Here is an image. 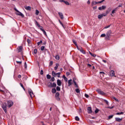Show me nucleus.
<instances>
[{
  "instance_id": "37",
  "label": "nucleus",
  "mask_w": 125,
  "mask_h": 125,
  "mask_svg": "<svg viewBox=\"0 0 125 125\" xmlns=\"http://www.w3.org/2000/svg\"><path fill=\"white\" fill-rule=\"evenodd\" d=\"M116 115H124V112H117L116 114Z\"/></svg>"
},
{
  "instance_id": "13",
  "label": "nucleus",
  "mask_w": 125,
  "mask_h": 125,
  "mask_svg": "<svg viewBox=\"0 0 125 125\" xmlns=\"http://www.w3.org/2000/svg\"><path fill=\"white\" fill-rule=\"evenodd\" d=\"M40 30H41V31H42L43 32V33L44 34V35L45 36H47L46 34V32H45V31L43 29H42V26H41Z\"/></svg>"
},
{
  "instance_id": "39",
  "label": "nucleus",
  "mask_w": 125,
  "mask_h": 125,
  "mask_svg": "<svg viewBox=\"0 0 125 125\" xmlns=\"http://www.w3.org/2000/svg\"><path fill=\"white\" fill-rule=\"evenodd\" d=\"M105 37H106V34H102L101 35V38H105Z\"/></svg>"
},
{
  "instance_id": "27",
  "label": "nucleus",
  "mask_w": 125,
  "mask_h": 125,
  "mask_svg": "<svg viewBox=\"0 0 125 125\" xmlns=\"http://www.w3.org/2000/svg\"><path fill=\"white\" fill-rule=\"evenodd\" d=\"M108 10L109 11H106V13H104L105 14H106V15H107V14H108L110 12V11H111V10H112V9L108 8Z\"/></svg>"
},
{
  "instance_id": "5",
  "label": "nucleus",
  "mask_w": 125,
  "mask_h": 125,
  "mask_svg": "<svg viewBox=\"0 0 125 125\" xmlns=\"http://www.w3.org/2000/svg\"><path fill=\"white\" fill-rule=\"evenodd\" d=\"M96 91L98 92V93H99V94H100L101 95H105V93L100 89H97Z\"/></svg>"
},
{
  "instance_id": "43",
  "label": "nucleus",
  "mask_w": 125,
  "mask_h": 125,
  "mask_svg": "<svg viewBox=\"0 0 125 125\" xmlns=\"http://www.w3.org/2000/svg\"><path fill=\"white\" fill-rule=\"evenodd\" d=\"M61 74V73L60 72L57 73V76H58V78H60Z\"/></svg>"
},
{
  "instance_id": "17",
  "label": "nucleus",
  "mask_w": 125,
  "mask_h": 125,
  "mask_svg": "<svg viewBox=\"0 0 125 125\" xmlns=\"http://www.w3.org/2000/svg\"><path fill=\"white\" fill-rule=\"evenodd\" d=\"M24 8L26 10H31V7L30 6H24Z\"/></svg>"
},
{
  "instance_id": "31",
  "label": "nucleus",
  "mask_w": 125,
  "mask_h": 125,
  "mask_svg": "<svg viewBox=\"0 0 125 125\" xmlns=\"http://www.w3.org/2000/svg\"><path fill=\"white\" fill-rule=\"evenodd\" d=\"M46 78H47V79H48V80H50V79L51 78V76L48 74L46 75Z\"/></svg>"
},
{
  "instance_id": "44",
  "label": "nucleus",
  "mask_w": 125,
  "mask_h": 125,
  "mask_svg": "<svg viewBox=\"0 0 125 125\" xmlns=\"http://www.w3.org/2000/svg\"><path fill=\"white\" fill-rule=\"evenodd\" d=\"M41 43H42V41L41 40L40 42L37 43L38 45H41Z\"/></svg>"
},
{
  "instance_id": "25",
  "label": "nucleus",
  "mask_w": 125,
  "mask_h": 125,
  "mask_svg": "<svg viewBox=\"0 0 125 125\" xmlns=\"http://www.w3.org/2000/svg\"><path fill=\"white\" fill-rule=\"evenodd\" d=\"M52 74L54 77H56V76H57V73H55L54 71H52Z\"/></svg>"
},
{
  "instance_id": "56",
  "label": "nucleus",
  "mask_w": 125,
  "mask_h": 125,
  "mask_svg": "<svg viewBox=\"0 0 125 125\" xmlns=\"http://www.w3.org/2000/svg\"><path fill=\"white\" fill-rule=\"evenodd\" d=\"M51 81H52V82H54V81H55V78H54V77H52V78H51Z\"/></svg>"
},
{
  "instance_id": "30",
  "label": "nucleus",
  "mask_w": 125,
  "mask_h": 125,
  "mask_svg": "<svg viewBox=\"0 0 125 125\" xmlns=\"http://www.w3.org/2000/svg\"><path fill=\"white\" fill-rule=\"evenodd\" d=\"M52 87H56V83H53V84H52Z\"/></svg>"
},
{
  "instance_id": "58",
  "label": "nucleus",
  "mask_w": 125,
  "mask_h": 125,
  "mask_svg": "<svg viewBox=\"0 0 125 125\" xmlns=\"http://www.w3.org/2000/svg\"><path fill=\"white\" fill-rule=\"evenodd\" d=\"M112 118H113V115H110L108 116V119H112Z\"/></svg>"
},
{
  "instance_id": "12",
  "label": "nucleus",
  "mask_w": 125,
  "mask_h": 125,
  "mask_svg": "<svg viewBox=\"0 0 125 125\" xmlns=\"http://www.w3.org/2000/svg\"><path fill=\"white\" fill-rule=\"evenodd\" d=\"M59 1H60V2H64L65 4H66V5H69V4H70L69 3V2L67 1H65L64 0H59Z\"/></svg>"
},
{
  "instance_id": "2",
  "label": "nucleus",
  "mask_w": 125,
  "mask_h": 125,
  "mask_svg": "<svg viewBox=\"0 0 125 125\" xmlns=\"http://www.w3.org/2000/svg\"><path fill=\"white\" fill-rule=\"evenodd\" d=\"M7 104H6V103H3L2 105V108L4 110V111L5 112V113H6V112H7Z\"/></svg>"
},
{
  "instance_id": "60",
  "label": "nucleus",
  "mask_w": 125,
  "mask_h": 125,
  "mask_svg": "<svg viewBox=\"0 0 125 125\" xmlns=\"http://www.w3.org/2000/svg\"><path fill=\"white\" fill-rule=\"evenodd\" d=\"M27 42L28 43H30L31 42V41L30 40V39H27Z\"/></svg>"
},
{
  "instance_id": "32",
  "label": "nucleus",
  "mask_w": 125,
  "mask_h": 125,
  "mask_svg": "<svg viewBox=\"0 0 125 125\" xmlns=\"http://www.w3.org/2000/svg\"><path fill=\"white\" fill-rule=\"evenodd\" d=\"M33 53L34 54H37V53H38V49H35L33 51Z\"/></svg>"
},
{
  "instance_id": "40",
  "label": "nucleus",
  "mask_w": 125,
  "mask_h": 125,
  "mask_svg": "<svg viewBox=\"0 0 125 125\" xmlns=\"http://www.w3.org/2000/svg\"><path fill=\"white\" fill-rule=\"evenodd\" d=\"M116 11H117V8L112 10V14H114V13H115V12H116Z\"/></svg>"
},
{
  "instance_id": "59",
  "label": "nucleus",
  "mask_w": 125,
  "mask_h": 125,
  "mask_svg": "<svg viewBox=\"0 0 125 125\" xmlns=\"http://www.w3.org/2000/svg\"><path fill=\"white\" fill-rule=\"evenodd\" d=\"M113 99L115 100V101H117V102L119 101V100H118L117 98L114 97Z\"/></svg>"
},
{
  "instance_id": "57",
  "label": "nucleus",
  "mask_w": 125,
  "mask_h": 125,
  "mask_svg": "<svg viewBox=\"0 0 125 125\" xmlns=\"http://www.w3.org/2000/svg\"><path fill=\"white\" fill-rule=\"evenodd\" d=\"M40 74L41 75H43V70H41Z\"/></svg>"
},
{
  "instance_id": "11",
  "label": "nucleus",
  "mask_w": 125,
  "mask_h": 125,
  "mask_svg": "<svg viewBox=\"0 0 125 125\" xmlns=\"http://www.w3.org/2000/svg\"><path fill=\"white\" fill-rule=\"evenodd\" d=\"M17 12H19L17 14V15H19V16H21V17H24V14H22V13L18 11V10H16Z\"/></svg>"
},
{
  "instance_id": "61",
  "label": "nucleus",
  "mask_w": 125,
  "mask_h": 125,
  "mask_svg": "<svg viewBox=\"0 0 125 125\" xmlns=\"http://www.w3.org/2000/svg\"><path fill=\"white\" fill-rule=\"evenodd\" d=\"M70 73L69 72H66V76H69Z\"/></svg>"
},
{
  "instance_id": "49",
  "label": "nucleus",
  "mask_w": 125,
  "mask_h": 125,
  "mask_svg": "<svg viewBox=\"0 0 125 125\" xmlns=\"http://www.w3.org/2000/svg\"><path fill=\"white\" fill-rule=\"evenodd\" d=\"M99 112V109H96L95 110V113L96 114H97V113H98Z\"/></svg>"
},
{
  "instance_id": "1",
  "label": "nucleus",
  "mask_w": 125,
  "mask_h": 125,
  "mask_svg": "<svg viewBox=\"0 0 125 125\" xmlns=\"http://www.w3.org/2000/svg\"><path fill=\"white\" fill-rule=\"evenodd\" d=\"M111 34H112V32H111V30H109L106 33V36L105 38V40L106 41H108L110 40V36H111Z\"/></svg>"
},
{
  "instance_id": "20",
  "label": "nucleus",
  "mask_w": 125,
  "mask_h": 125,
  "mask_svg": "<svg viewBox=\"0 0 125 125\" xmlns=\"http://www.w3.org/2000/svg\"><path fill=\"white\" fill-rule=\"evenodd\" d=\"M68 86H70V85H72V79L68 80Z\"/></svg>"
},
{
  "instance_id": "16",
  "label": "nucleus",
  "mask_w": 125,
  "mask_h": 125,
  "mask_svg": "<svg viewBox=\"0 0 125 125\" xmlns=\"http://www.w3.org/2000/svg\"><path fill=\"white\" fill-rule=\"evenodd\" d=\"M115 121H116V122H122V121H123V118L116 117L115 118Z\"/></svg>"
},
{
  "instance_id": "8",
  "label": "nucleus",
  "mask_w": 125,
  "mask_h": 125,
  "mask_svg": "<svg viewBox=\"0 0 125 125\" xmlns=\"http://www.w3.org/2000/svg\"><path fill=\"white\" fill-rule=\"evenodd\" d=\"M59 95H60L59 92H57L55 94V98L58 101H59V100H60V98H59Z\"/></svg>"
},
{
  "instance_id": "23",
  "label": "nucleus",
  "mask_w": 125,
  "mask_h": 125,
  "mask_svg": "<svg viewBox=\"0 0 125 125\" xmlns=\"http://www.w3.org/2000/svg\"><path fill=\"white\" fill-rule=\"evenodd\" d=\"M89 53L91 55V56H93V57H96V55L95 54L92 53L90 52H89Z\"/></svg>"
},
{
  "instance_id": "6",
  "label": "nucleus",
  "mask_w": 125,
  "mask_h": 125,
  "mask_svg": "<svg viewBox=\"0 0 125 125\" xmlns=\"http://www.w3.org/2000/svg\"><path fill=\"white\" fill-rule=\"evenodd\" d=\"M58 15L60 17L61 19H62V20H63V19H64V15H63V13L61 12H59Z\"/></svg>"
},
{
  "instance_id": "52",
  "label": "nucleus",
  "mask_w": 125,
  "mask_h": 125,
  "mask_svg": "<svg viewBox=\"0 0 125 125\" xmlns=\"http://www.w3.org/2000/svg\"><path fill=\"white\" fill-rule=\"evenodd\" d=\"M110 26H111V25H109L106 26L104 27V29H108V28H110Z\"/></svg>"
},
{
  "instance_id": "46",
  "label": "nucleus",
  "mask_w": 125,
  "mask_h": 125,
  "mask_svg": "<svg viewBox=\"0 0 125 125\" xmlns=\"http://www.w3.org/2000/svg\"><path fill=\"white\" fill-rule=\"evenodd\" d=\"M75 120H76V121H80V118H79V117L76 116V117H75Z\"/></svg>"
},
{
  "instance_id": "35",
  "label": "nucleus",
  "mask_w": 125,
  "mask_h": 125,
  "mask_svg": "<svg viewBox=\"0 0 125 125\" xmlns=\"http://www.w3.org/2000/svg\"><path fill=\"white\" fill-rule=\"evenodd\" d=\"M56 90H57V91H60V90H61V89L60 87L57 86Z\"/></svg>"
},
{
  "instance_id": "19",
  "label": "nucleus",
  "mask_w": 125,
  "mask_h": 125,
  "mask_svg": "<svg viewBox=\"0 0 125 125\" xmlns=\"http://www.w3.org/2000/svg\"><path fill=\"white\" fill-rule=\"evenodd\" d=\"M98 3H100V2H99V1L97 2L96 1H94L92 2L93 5H95L96 4H98Z\"/></svg>"
},
{
  "instance_id": "53",
  "label": "nucleus",
  "mask_w": 125,
  "mask_h": 125,
  "mask_svg": "<svg viewBox=\"0 0 125 125\" xmlns=\"http://www.w3.org/2000/svg\"><path fill=\"white\" fill-rule=\"evenodd\" d=\"M49 87H52V83H50V84L48 85Z\"/></svg>"
},
{
  "instance_id": "10",
  "label": "nucleus",
  "mask_w": 125,
  "mask_h": 125,
  "mask_svg": "<svg viewBox=\"0 0 125 125\" xmlns=\"http://www.w3.org/2000/svg\"><path fill=\"white\" fill-rule=\"evenodd\" d=\"M57 85H59V86H61L62 82H61V80L58 79L57 81Z\"/></svg>"
},
{
  "instance_id": "64",
  "label": "nucleus",
  "mask_w": 125,
  "mask_h": 125,
  "mask_svg": "<svg viewBox=\"0 0 125 125\" xmlns=\"http://www.w3.org/2000/svg\"><path fill=\"white\" fill-rule=\"evenodd\" d=\"M18 78H21V75H19L18 76Z\"/></svg>"
},
{
  "instance_id": "63",
  "label": "nucleus",
  "mask_w": 125,
  "mask_h": 125,
  "mask_svg": "<svg viewBox=\"0 0 125 125\" xmlns=\"http://www.w3.org/2000/svg\"><path fill=\"white\" fill-rule=\"evenodd\" d=\"M108 108L109 109H113V108H114V106L108 107Z\"/></svg>"
},
{
  "instance_id": "62",
  "label": "nucleus",
  "mask_w": 125,
  "mask_h": 125,
  "mask_svg": "<svg viewBox=\"0 0 125 125\" xmlns=\"http://www.w3.org/2000/svg\"><path fill=\"white\" fill-rule=\"evenodd\" d=\"M103 62H104V63H106L107 61H106V60H103Z\"/></svg>"
},
{
  "instance_id": "38",
  "label": "nucleus",
  "mask_w": 125,
  "mask_h": 125,
  "mask_svg": "<svg viewBox=\"0 0 125 125\" xmlns=\"http://www.w3.org/2000/svg\"><path fill=\"white\" fill-rule=\"evenodd\" d=\"M45 47L44 46H41V50L42 51H43V50H44V48H45Z\"/></svg>"
},
{
  "instance_id": "33",
  "label": "nucleus",
  "mask_w": 125,
  "mask_h": 125,
  "mask_svg": "<svg viewBox=\"0 0 125 125\" xmlns=\"http://www.w3.org/2000/svg\"><path fill=\"white\" fill-rule=\"evenodd\" d=\"M76 46L78 50H80V51H81L83 49V48L81 47H79L78 45Z\"/></svg>"
},
{
  "instance_id": "7",
  "label": "nucleus",
  "mask_w": 125,
  "mask_h": 125,
  "mask_svg": "<svg viewBox=\"0 0 125 125\" xmlns=\"http://www.w3.org/2000/svg\"><path fill=\"white\" fill-rule=\"evenodd\" d=\"M106 16V14H102L98 16V19H101L102 18H103L104 16Z\"/></svg>"
},
{
  "instance_id": "3",
  "label": "nucleus",
  "mask_w": 125,
  "mask_h": 125,
  "mask_svg": "<svg viewBox=\"0 0 125 125\" xmlns=\"http://www.w3.org/2000/svg\"><path fill=\"white\" fill-rule=\"evenodd\" d=\"M28 93L31 98H33L34 96H35V95H34V93L33 92V91L31 89H28Z\"/></svg>"
},
{
  "instance_id": "24",
  "label": "nucleus",
  "mask_w": 125,
  "mask_h": 125,
  "mask_svg": "<svg viewBox=\"0 0 125 125\" xmlns=\"http://www.w3.org/2000/svg\"><path fill=\"white\" fill-rule=\"evenodd\" d=\"M63 79H64V81H65V82H68V78H66V76H65V75H63L62 76Z\"/></svg>"
},
{
  "instance_id": "45",
  "label": "nucleus",
  "mask_w": 125,
  "mask_h": 125,
  "mask_svg": "<svg viewBox=\"0 0 125 125\" xmlns=\"http://www.w3.org/2000/svg\"><path fill=\"white\" fill-rule=\"evenodd\" d=\"M104 101L105 103H106V104L107 105H109V102H108V101H107V100H104Z\"/></svg>"
},
{
  "instance_id": "22",
  "label": "nucleus",
  "mask_w": 125,
  "mask_h": 125,
  "mask_svg": "<svg viewBox=\"0 0 125 125\" xmlns=\"http://www.w3.org/2000/svg\"><path fill=\"white\" fill-rule=\"evenodd\" d=\"M55 59L57 60H59L60 59V57L59 56V55H57L55 57Z\"/></svg>"
},
{
  "instance_id": "15",
  "label": "nucleus",
  "mask_w": 125,
  "mask_h": 125,
  "mask_svg": "<svg viewBox=\"0 0 125 125\" xmlns=\"http://www.w3.org/2000/svg\"><path fill=\"white\" fill-rule=\"evenodd\" d=\"M106 9V6H102V7H99V10H103Z\"/></svg>"
},
{
  "instance_id": "36",
  "label": "nucleus",
  "mask_w": 125,
  "mask_h": 125,
  "mask_svg": "<svg viewBox=\"0 0 125 125\" xmlns=\"http://www.w3.org/2000/svg\"><path fill=\"white\" fill-rule=\"evenodd\" d=\"M100 74H101V75L103 76V77H104V75H105V73L102 71L100 72Z\"/></svg>"
},
{
  "instance_id": "42",
  "label": "nucleus",
  "mask_w": 125,
  "mask_h": 125,
  "mask_svg": "<svg viewBox=\"0 0 125 125\" xmlns=\"http://www.w3.org/2000/svg\"><path fill=\"white\" fill-rule=\"evenodd\" d=\"M21 86L22 87V88H23V89H24V90H25V88L24 87V86H23V84H22V83H20Z\"/></svg>"
},
{
  "instance_id": "55",
  "label": "nucleus",
  "mask_w": 125,
  "mask_h": 125,
  "mask_svg": "<svg viewBox=\"0 0 125 125\" xmlns=\"http://www.w3.org/2000/svg\"><path fill=\"white\" fill-rule=\"evenodd\" d=\"M52 64H53V62L50 61L49 63V65L52 66Z\"/></svg>"
},
{
  "instance_id": "21",
  "label": "nucleus",
  "mask_w": 125,
  "mask_h": 125,
  "mask_svg": "<svg viewBox=\"0 0 125 125\" xmlns=\"http://www.w3.org/2000/svg\"><path fill=\"white\" fill-rule=\"evenodd\" d=\"M59 66V64H58V63L56 64V66L54 67V70H55V71H56V70H57L58 69Z\"/></svg>"
},
{
  "instance_id": "47",
  "label": "nucleus",
  "mask_w": 125,
  "mask_h": 125,
  "mask_svg": "<svg viewBox=\"0 0 125 125\" xmlns=\"http://www.w3.org/2000/svg\"><path fill=\"white\" fill-rule=\"evenodd\" d=\"M80 51H81V52L83 53V54H85V51H84V50H83V49Z\"/></svg>"
},
{
  "instance_id": "41",
  "label": "nucleus",
  "mask_w": 125,
  "mask_h": 125,
  "mask_svg": "<svg viewBox=\"0 0 125 125\" xmlns=\"http://www.w3.org/2000/svg\"><path fill=\"white\" fill-rule=\"evenodd\" d=\"M75 90H76V92H77V93H80V89L77 88Z\"/></svg>"
},
{
  "instance_id": "9",
  "label": "nucleus",
  "mask_w": 125,
  "mask_h": 125,
  "mask_svg": "<svg viewBox=\"0 0 125 125\" xmlns=\"http://www.w3.org/2000/svg\"><path fill=\"white\" fill-rule=\"evenodd\" d=\"M87 112L88 113V114H91V113H92V109L91 108V107H87Z\"/></svg>"
},
{
  "instance_id": "51",
  "label": "nucleus",
  "mask_w": 125,
  "mask_h": 125,
  "mask_svg": "<svg viewBox=\"0 0 125 125\" xmlns=\"http://www.w3.org/2000/svg\"><path fill=\"white\" fill-rule=\"evenodd\" d=\"M84 96L86 98H88V97H89V96L87 94H85Z\"/></svg>"
},
{
  "instance_id": "18",
  "label": "nucleus",
  "mask_w": 125,
  "mask_h": 125,
  "mask_svg": "<svg viewBox=\"0 0 125 125\" xmlns=\"http://www.w3.org/2000/svg\"><path fill=\"white\" fill-rule=\"evenodd\" d=\"M110 75L111 77H113V76H115V71L113 70H111L110 71Z\"/></svg>"
},
{
  "instance_id": "54",
  "label": "nucleus",
  "mask_w": 125,
  "mask_h": 125,
  "mask_svg": "<svg viewBox=\"0 0 125 125\" xmlns=\"http://www.w3.org/2000/svg\"><path fill=\"white\" fill-rule=\"evenodd\" d=\"M24 68L27 69V63L26 62H24Z\"/></svg>"
},
{
  "instance_id": "34",
  "label": "nucleus",
  "mask_w": 125,
  "mask_h": 125,
  "mask_svg": "<svg viewBox=\"0 0 125 125\" xmlns=\"http://www.w3.org/2000/svg\"><path fill=\"white\" fill-rule=\"evenodd\" d=\"M35 22H36V24L37 26H38L39 27H41V25H40V24H39V22H38L37 21H35Z\"/></svg>"
},
{
  "instance_id": "50",
  "label": "nucleus",
  "mask_w": 125,
  "mask_h": 125,
  "mask_svg": "<svg viewBox=\"0 0 125 125\" xmlns=\"http://www.w3.org/2000/svg\"><path fill=\"white\" fill-rule=\"evenodd\" d=\"M16 62H17L18 64H20V65H21V64H22V62H19V61H16Z\"/></svg>"
},
{
  "instance_id": "28",
  "label": "nucleus",
  "mask_w": 125,
  "mask_h": 125,
  "mask_svg": "<svg viewBox=\"0 0 125 125\" xmlns=\"http://www.w3.org/2000/svg\"><path fill=\"white\" fill-rule=\"evenodd\" d=\"M73 42L75 44L76 46H78V44L77 43V42H76V40H73Z\"/></svg>"
},
{
  "instance_id": "4",
  "label": "nucleus",
  "mask_w": 125,
  "mask_h": 125,
  "mask_svg": "<svg viewBox=\"0 0 125 125\" xmlns=\"http://www.w3.org/2000/svg\"><path fill=\"white\" fill-rule=\"evenodd\" d=\"M14 103L12 101L9 100L7 101V105L8 108H10V107H12L13 106Z\"/></svg>"
},
{
  "instance_id": "48",
  "label": "nucleus",
  "mask_w": 125,
  "mask_h": 125,
  "mask_svg": "<svg viewBox=\"0 0 125 125\" xmlns=\"http://www.w3.org/2000/svg\"><path fill=\"white\" fill-rule=\"evenodd\" d=\"M40 13V11H39V10H36V14L37 15H39V14Z\"/></svg>"
},
{
  "instance_id": "14",
  "label": "nucleus",
  "mask_w": 125,
  "mask_h": 125,
  "mask_svg": "<svg viewBox=\"0 0 125 125\" xmlns=\"http://www.w3.org/2000/svg\"><path fill=\"white\" fill-rule=\"evenodd\" d=\"M18 52H21L23 50V47L22 46H20L18 48Z\"/></svg>"
},
{
  "instance_id": "26",
  "label": "nucleus",
  "mask_w": 125,
  "mask_h": 125,
  "mask_svg": "<svg viewBox=\"0 0 125 125\" xmlns=\"http://www.w3.org/2000/svg\"><path fill=\"white\" fill-rule=\"evenodd\" d=\"M73 83L76 86V87H79V86H78V84H77V83L76 82V81H75V80L73 79Z\"/></svg>"
},
{
  "instance_id": "29",
  "label": "nucleus",
  "mask_w": 125,
  "mask_h": 125,
  "mask_svg": "<svg viewBox=\"0 0 125 125\" xmlns=\"http://www.w3.org/2000/svg\"><path fill=\"white\" fill-rule=\"evenodd\" d=\"M52 93H56V89L53 88L52 90Z\"/></svg>"
}]
</instances>
